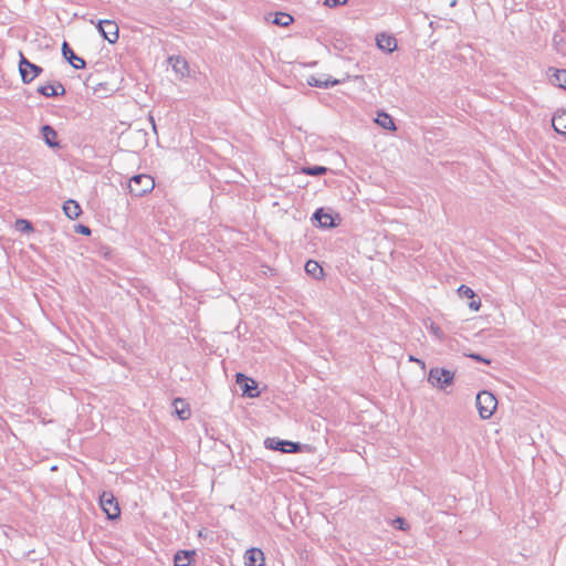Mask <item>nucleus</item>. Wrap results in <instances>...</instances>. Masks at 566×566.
I'll use <instances>...</instances> for the list:
<instances>
[{"label":"nucleus","mask_w":566,"mask_h":566,"mask_svg":"<svg viewBox=\"0 0 566 566\" xmlns=\"http://www.w3.org/2000/svg\"><path fill=\"white\" fill-rule=\"evenodd\" d=\"M459 294L463 297H467V298H473L474 297V291L469 287V286H465V285H461L458 290Z\"/></svg>","instance_id":"bb28decb"},{"label":"nucleus","mask_w":566,"mask_h":566,"mask_svg":"<svg viewBox=\"0 0 566 566\" xmlns=\"http://www.w3.org/2000/svg\"><path fill=\"white\" fill-rule=\"evenodd\" d=\"M417 360H419L418 358L413 357L412 355L409 356V361H415L417 363Z\"/></svg>","instance_id":"f704fd0d"},{"label":"nucleus","mask_w":566,"mask_h":566,"mask_svg":"<svg viewBox=\"0 0 566 566\" xmlns=\"http://www.w3.org/2000/svg\"><path fill=\"white\" fill-rule=\"evenodd\" d=\"M305 272L314 279H319L323 275L322 266L314 260H308L305 263Z\"/></svg>","instance_id":"4be33fe9"},{"label":"nucleus","mask_w":566,"mask_h":566,"mask_svg":"<svg viewBox=\"0 0 566 566\" xmlns=\"http://www.w3.org/2000/svg\"><path fill=\"white\" fill-rule=\"evenodd\" d=\"M266 449L281 451L284 453H296L301 451V444L289 440H281L277 438H266L264 441Z\"/></svg>","instance_id":"423d86ee"},{"label":"nucleus","mask_w":566,"mask_h":566,"mask_svg":"<svg viewBox=\"0 0 566 566\" xmlns=\"http://www.w3.org/2000/svg\"><path fill=\"white\" fill-rule=\"evenodd\" d=\"M293 22V17L289 13L277 12L273 23L280 27H289Z\"/></svg>","instance_id":"b1692460"},{"label":"nucleus","mask_w":566,"mask_h":566,"mask_svg":"<svg viewBox=\"0 0 566 566\" xmlns=\"http://www.w3.org/2000/svg\"><path fill=\"white\" fill-rule=\"evenodd\" d=\"M343 82H345V80L332 78V76H329V75L325 76L324 78L311 76L307 81L308 85L315 86V87H323V88H327L329 86H335Z\"/></svg>","instance_id":"ddd939ff"},{"label":"nucleus","mask_w":566,"mask_h":566,"mask_svg":"<svg viewBox=\"0 0 566 566\" xmlns=\"http://www.w3.org/2000/svg\"><path fill=\"white\" fill-rule=\"evenodd\" d=\"M174 407H175V412L181 420H186L190 417V415H191L190 409L184 399L176 398L174 400Z\"/></svg>","instance_id":"aec40b11"},{"label":"nucleus","mask_w":566,"mask_h":566,"mask_svg":"<svg viewBox=\"0 0 566 566\" xmlns=\"http://www.w3.org/2000/svg\"><path fill=\"white\" fill-rule=\"evenodd\" d=\"M245 566H264V554L259 548H250L244 555Z\"/></svg>","instance_id":"9b49d317"},{"label":"nucleus","mask_w":566,"mask_h":566,"mask_svg":"<svg viewBox=\"0 0 566 566\" xmlns=\"http://www.w3.org/2000/svg\"><path fill=\"white\" fill-rule=\"evenodd\" d=\"M469 357H471L472 359L476 360V361H481V363H484V364H490V359H486L484 357H482L480 354H470Z\"/></svg>","instance_id":"c756f323"},{"label":"nucleus","mask_w":566,"mask_h":566,"mask_svg":"<svg viewBox=\"0 0 566 566\" xmlns=\"http://www.w3.org/2000/svg\"><path fill=\"white\" fill-rule=\"evenodd\" d=\"M149 122L151 123L153 128H154V130L156 132L155 119H154V117H153V116H149Z\"/></svg>","instance_id":"72a5a7b5"},{"label":"nucleus","mask_w":566,"mask_h":566,"mask_svg":"<svg viewBox=\"0 0 566 566\" xmlns=\"http://www.w3.org/2000/svg\"><path fill=\"white\" fill-rule=\"evenodd\" d=\"M63 211L67 218L74 220L80 217L82 209L75 200H67L63 205Z\"/></svg>","instance_id":"6ab92c4d"},{"label":"nucleus","mask_w":566,"mask_h":566,"mask_svg":"<svg viewBox=\"0 0 566 566\" xmlns=\"http://www.w3.org/2000/svg\"><path fill=\"white\" fill-rule=\"evenodd\" d=\"M96 28L101 35L107 40L111 44H114L118 41L119 38V29L115 21L113 20H99L96 23Z\"/></svg>","instance_id":"0eeeda50"},{"label":"nucleus","mask_w":566,"mask_h":566,"mask_svg":"<svg viewBox=\"0 0 566 566\" xmlns=\"http://www.w3.org/2000/svg\"><path fill=\"white\" fill-rule=\"evenodd\" d=\"M15 226H17V229L22 231V232H27V231H31L32 230L31 222L25 220V219L17 220Z\"/></svg>","instance_id":"a878e982"},{"label":"nucleus","mask_w":566,"mask_h":566,"mask_svg":"<svg viewBox=\"0 0 566 566\" xmlns=\"http://www.w3.org/2000/svg\"><path fill=\"white\" fill-rule=\"evenodd\" d=\"M481 306V302L480 301H471L469 303V307L473 311H478Z\"/></svg>","instance_id":"7c9ffc66"},{"label":"nucleus","mask_w":566,"mask_h":566,"mask_svg":"<svg viewBox=\"0 0 566 566\" xmlns=\"http://www.w3.org/2000/svg\"><path fill=\"white\" fill-rule=\"evenodd\" d=\"M455 4H457V0H452L450 3L451 7H454Z\"/></svg>","instance_id":"c9c22d12"},{"label":"nucleus","mask_w":566,"mask_h":566,"mask_svg":"<svg viewBox=\"0 0 566 566\" xmlns=\"http://www.w3.org/2000/svg\"><path fill=\"white\" fill-rule=\"evenodd\" d=\"M417 364L421 367V369H426V363L421 359L417 360Z\"/></svg>","instance_id":"473e14b6"},{"label":"nucleus","mask_w":566,"mask_h":566,"mask_svg":"<svg viewBox=\"0 0 566 566\" xmlns=\"http://www.w3.org/2000/svg\"><path fill=\"white\" fill-rule=\"evenodd\" d=\"M43 139L45 144L51 148L60 147L59 142L56 140V132L50 125H44L41 128Z\"/></svg>","instance_id":"f3484780"},{"label":"nucleus","mask_w":566,"mask_h":566,"mask_svg":"<svg viewBox=\"0 0 566 566\" xmlns=\"http://www.w3.org/2000/svg\"><path fill=\"white\" fill-rule=\"evenodd\" d=\"M547 74L552 84L558 85L566 91V70L549 67Z\"/></svg>","instance_id":"4468645a"},{"label":"nucleus","mask_w":566,"mask_h":566,"mask_svg":"<svg viewBox=\"0 0 566 566\" xmlns=\"http://www.w3.org/2000/svg\"><path fill=\"white\" fill-rule=\"evenodd\" d=\"M394 523L398 524V527H399L400 530H405V524H406V522H405V520H403V518H401V517H397V518L395 520V522H394Z\"/></svg>","instance_id":"2f4dec72"},{"label":"nucleus","mask_w":566,"mask_h":566,"mask_svg":"<svg viewBox=\"0 0 566 566\" xmlns=\"http://www.w3.org/2000/svg\"><path fill=\"white\" fill-rule=\"evenodd\" d=\"M155 187V181L149 175H136L129 179V192L135 197H143Z\"/></svg>","instance_id":"7ed1b4c3"},{"label":"nucleus","mask_w":566,"mask_h":566,"mask_svg":"<svg viewBox=\"0 0 566 566\" xmlns=\"http://www.w3.org/2000/svg\"><path fill=\"white\" fill-rule=\"evenodd\" d=\"M314 219L322 228L329 229L336 227L333 216L328 212H325L323 208H319L314 212Z\"/></svg>","instance_id":"2eb2a0df"},{"label":"nucleus","mask_w":566,"mask_h":566,"mask_svg":"<svg viewBox=\"0 0 566 566\" xmlns=\"http://www.w3.org/2000/svg\"><path fill=\"white\" fill-rule=\"evenodd\" d=\"M376 123L385 129H388V130L396 129V126H395V123H394L391 116H389L386 113H379L376 118Z\"/></svg>","instance_id":"5701e85b"},{"label":"nucleus","mask_w":566,"mask_h":566,"mask_svg":"<svg viewBox=\"0 0 566 566\" xmlns=\"http://www.w3.org/2000/svg\"><path fill=\"white\" fill-rule=\"evenodd\" d=\"M76 232L84 234V235H90L91 229L87 226L78 224L76 228Z\"/></svg>","instance_id":"c85d7f7f"},{"label":"nucleus","mask_w":566,"mask_h":566,"mask_svg":"<svg viewBox=\"0 0 566 566\" xmlns=\"http://www.w3.org/2000/svg\"><path fill=\"white\" fill-rule=\"evenodd\" d=\"M347 0H324V6L328 8H335L338 6L346 4Z\"/></svg>","instance_id":"cd10ccee"},{"label":"nucleus","mask_w":566,"mask_h":566,"mask_svg":"<svg viewBox=\"0 0 566 566\" xmlns=\"http://www.w3.org/2000/svg\"><path fill=\"white\" fill-rule=\"evenodd\" d=\"M62 54L64 59L76 70L85 67V61L77 56L66 41L62 44Z\"/></svg>","instance_id":"1a4fd4ad"},{"label":"nucleus","mask_w":566,"mask_h":566,"mask_svg":"<svg viewBox=\"0 0 566 566\" xmlns=\"http://www.w3.org/2000/svg\"><path fill=\"white\" fill-rule=\"evenodd\" d=\"M327 168L324 166H313L302 168V172L308 176H322L327 172Z\"/></svg>","instance_id":"393cba45"},{"label":"nucleus","mask_w":566,"mask_h":566,"mask_svg":"<svg viewBox=\"0 0 566 566\" xmlns=\"http://www.w3.org/2000/svg\"><path fill=\"white\" fill-rule=\"evenodd\" d=\"M377 46L386 52H392L397 49V40L386 33H380L376 36Z\"/></svg>","instance_id":"f8f14e48"},{"label":"nucleus","mask_w":566,"mask_h":566,"mask_svg":"<svg viewBox=\"0 0 566 566\" xmlns=\"http://www.w3.org/2000/svg\"><path fill=\"white\" fill-rule=\"evenodd\" d=\"M172 70L181 77L188 74L189 67L187 61L181 56H170L168 59Z\"/></svg>","instance_id":"dca6fc26"},{"label":"nucleus","mask_w":566,"mask_h":566,"mask_svg":"<svg viewBox=\"0 0 566 566\" xmlns=\"http://www.w3.org/2000/svg\"><path fill=\"white\" fill-rule=\"evenodd\" d=\"M19 72L22 82L24 84H29L43 72V69L30 62L22 53H20Z\"/></svg>","instance_id":"20e7f679"},{"label":"nucleus","mask_w":566,"mask_h":566,"mask_svg":"<svg viewBox=\"0 0 566 566\" xmlns=\"http://www.w3.org/2000/svg\"><path fill=\"white\" fill-rule=\"evenodd\" d=\"M552 125L556 133L566 135V111L557 112L552 118Z\"/></svg>","instance_id":"a211bd4d"},{"label":"nucleus","mask_w":566,"mask_h":566,"mask_svg":"<svg viewBox=\"0 0 566 566\" xmlns=\"http://www.w3.org/2000/svg\"><path fill=\"white\" fill-rule=\"evenodd\" d=\"M235 381L241 387L242 394L244 396L254 398L260 395V392L258 391V385H256L255 380H253L252 378H249L244 374L238 373L235 375Z\"/></svg>","instance_id":"6e6552de"},{"label":"nucleus","mask_w":566,"mask_h":566,"mask_svg":"<svg viewBox=\"0 0 566 566\" xmlns=\"http://www.w3.org/2000/svg\"><path fill=\"white\" fill-rule=\"evenodd\" d=\"M193 554L195 553L190 551L177 552L174 558L175 566H189Z\"/></svg>","instance_id":"412c9836"},{"label":"nucleus","mask_w":566,"mask_h":566,"mask_svg":"<svg viewBox=\"0 0 566 566\" xmlns=\"http://www.w3.org/2000/svg\"><path fill=\"white\" fill-rule=\"evenodd\" d=\"M99 505L109 520H116L120 515V510L116 497L111 492H103L99 496Z\"/></svg>","instance_id":"39448f33"},{"label":"nucleus","mask_w":566,"mask_h":566,"mask_svg":"<svg viewBox=\"0 0 566 566\" xmlns=\"http://www.w3.org/2000/svg\"><path fill=\"white\" fill-rule=\"evenodd\" d=\"M496 407L497 400L492 392L482 390L476 395V408L482 419H490L495 412Z\"/></svg>","instance_id":"f03ea898"},{"label":"nucleus","mask_w":566,"mask_h":566,"mask_svg":"<svg viewBox=\"0 0 566 566\" xmlns=\"http://www.w3.org/2000/svg\"><path fill=\"white\" fill-rule=\"evenodd\" d=\"M454 376V371L434 367L429 370L428 382L437 389L444 390L453 385Z\"/></svg>","instance_id":"f257e3e1"},{"label":"nucleus","mask_w":566,"mask_h":566,"mask_svg":"<svg viewBox=\"0 0 566 566\" xmlns=\"http://www.w3.org/2000/svg\"><path fill=\"white\" fill-rule=\"evenodd\" d=\"M38 93L45 97L62 96L65 94V88L62 83L46 84L38 87Z\"/></svg>","instance_id":"9d476101"}]
</instances>
